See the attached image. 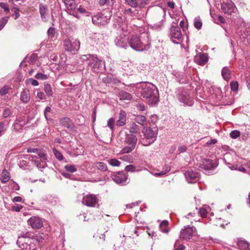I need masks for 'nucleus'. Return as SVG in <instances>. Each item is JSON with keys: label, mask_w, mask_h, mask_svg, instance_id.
Wrapping results in <instances>:
<instances>
[{"label": "nucleus", "mask_w": 250, "mask_h": 250, "mask_svg": "<svg viewBox=\"0 0 250 250\" xmlns=\"http://www.w3.org/2000/svg\"><path fill=\"white\" fill-rule=\"evenodd\" d=\"M136 91L141 96L148 100L151 104H155L158 101L159 92L157 87L150 83L142 82L134 85Z\"/></svg>", "instance_id": "1"}, {"label": "nucleus", "mask_w": 250, "mask_h": 250, "mask_svg": "<svg viewBox=\"0 0 250 250\" xmlns=\"http://www.w3.org/2000/svg\"><path fill=\"white\" fill-rule=\"evenodd\" d=\"M27 152L37 154L38 157L34 155H28L26 157L25 155H21L19 156V158H27L33 162L36 167L41 170L47 166L46 163L47 159L45 151H42L38 148L29 147L27 149Z\"/></svg>", "instance_id": "2"}, {"label": "nucleus", "mask_w": 250, "mask_h": 250, "mask_svg": "<svg viewBox=\"0 0 250 250\" xmlns=\"http://www.w3.org/2000/svg\"><path fill=\"white\" fill-rule=\"evenodd\" d=\"M150 40L147 33H144L140 36L132 35L128 42L129 46L137 51H144L150 48Z\"/></svg>", "instance_id": "3"}, {"label": "nucleus", "mask_w": 250, "mask_h": 250, "mask_svg": "<svg viewBox=\"0 0 250 250\" xmlns=\"http://www.w3.org/2000/svg\"><path fill=\"white\" fill-rule=\"evenodd\" d=\"M85 59L88 61V65L91 67V70L95 72H99L104 70L105 68V65L104 62L99 60L96 55H87L83 56Z\"/></svg>", "instance_id": "4"}, {"label": "nucleus", "mask_w": 250, "mask_h": 250, "mask_svg": "<svg viewBox=\"0 0 250 250\" xmlns=\"http://www.w3.org/2000/svg\"><path fill=\"white\" fill-rule=\"evenodd\" d=\"M142 132L144 138L141 140V143L144 146H148L152 144L156 139L157 129L153 130L150 127H144Z\"/></svg>", "instance_id": "5"}, {"label": "nucleus", "mask_w": 250, "mask_h": 250, "mask_svg": "<svg viewBox=\"0 0 250 250\" xmlns=\"http://www.w3.org/2000/svg\"><path fill=\"white\" fill-rule=\"evenodd\" d=\"M137 142V138L133 134H126L124 140L125 144L127 146L123 148L121 150V153H128L131 152L135 147Z\"/></svg>", "instance_id": "6"}, {"label": "nucleus", "mask_w": 250, "mask_h": 250, "mask_svg": "<svg viewBox=\"0 0 250 250\" xmlns=\"http://www.w3.org/2000/svg\"><path fill=\"white\" fill-rule=\"evenodd\" d=\"M111 17V12L106 10L93 16L92 18V21L96 25H104L108 23Z\"/></svg>", "instance_id": "7"}, {"label": "nucleus", "mask_w": 250, "mask_h": 250, "mask_svg": "<svg viewBox=\"0 0 250 250\" xmlns=\"http://www.w3.org/2000/svg\"><path fill=\"white\" fill-rule=\"evenodd\" d=\"M29 237L27 233H25L24 235L22 237H19L18 240L17 241V244L22 249H25L26 250H36V242L33 243V241L31 239H28L27 241L25 240L23 241V238H26Z\"/></svg>", "instance_id": "8"}, {"label": "nucleus", "mask_w": 250, "mask_h": 250, "mask_svg": "<svg viewBox=\"0 0 250 250\" xmlns=\"http://www.w3.org/2000/svg\"><path fill=\"white\" fill-rule=\"evenodd\" d=\"M169 37L173 43H179L182 41L183 37L180 27L177 25H172L170 29Z\"/></svg>", "instance_id": "9"}, {"label": "nucleus", "mask_w": 250, "mask_h": 250, "mask_svg": "<svg viewBox=\"0 0 250 250\" xmlns=\"http://www.w3.org/2000/svg\"><path fill=\"white\" fill-rule=\"evenodd\" d=\"M128 32L126 30L123 34L118 35L115 40V42L117 46L121 48H126L128 46L129 41L127 36Z\"/></svg>", "instance_id": "10"}, {"label": "nucleus", "mask_w": 250, "mask_h": 250, "mask_svg": "<svg viewBox=\"0 0 250 250\" xmlns=\"http://www.w3.org/2000/svg\"><path fill=\"white\" fill-rule=\"evenodd\" d=\"M64 47L66 51L69 52H73L78 51L80 46V42L77 40L73 41L69 39H65L64 41Z\"/></svg>", "instance_id": "11"}, {"label": "nucleus", "mask_w": 250, "mask_h": 250, "mask_svg": "<svg viewBox=\"0 0 250 250\" xmlns=\"http://www.w3.org/2000/svg\"><path fill=\"white\" fill-rule=\"evenodd\" d=\"M195 233H196V229L195 227H185V228L180 231V237L183 240H188L190 239L193 234Z\"/></svg>", "instance_id": "12"}, {"label": "nucleus", "mask_w": 250, "mask_h": 250, "mask_svg": "<svg viewBox=\"0 0 250 250\" xmlns=\"http://www.w3.org/2000/svg\"><path fill=\"white\" fill-rule=\"evenodd\" d=\"M178 100L185 105L192 106L194 104V101L189 93L187 91H182L178 96Z\"/></svg>", "instance_id": "13"}, {"label": "nucleus", "mask_w": 250, "mask_h": 250, "mask_svg": "<svg viewBox=\"0 0 250 250\" xmlns=\"http://www.w3.org/2000/svg\"><path fill=\"white\" fill-rule=\"evenodd\" d=\"M221 8L225 13L228 14H231L236 10V6L230 0H224L222 3Z\"/></svg>", "instance_id": "14"}, {"label": "nucleus", "mask_w": 250, "mask_h": 250, "mask_svg": "<svg viewBox=\"0 0 250 250\" xmlns=\"http://www.w3.org/2000/svg\"><path fill=\"white\" fill-rule=\"evenodd\" d=\"M82 203L88 207H94L98 203V199L94 194H87L83 197Z\"/></svg>", "instance_id": "15"}, {"label": "nucleus", "mask_w": 250, "mask_h": 250, "mask_svg": "<svg viewBox=\"0 0 250 250\" xmlns=\"http://www.w3.org/2000/svg\"><path fill=\"white\" fill-rule=\"evenodd\" d=\"M199 166L206 171L213 170L216 167V166L213 164L211 160L206 158L202 159L200 161Z\"/></svg>", "instance_id": "16"}, {"label": "nucleus", "mask_w": 250, "mask_h": 250, "mask_svg": "<svg viewBox=\"0 0 250 250\" xmlns=\"http://www.w3.org/2000/svg\"><path fill=\"white\" fill-rule=\"evenodd\" d=\"M112 179L118 184L124 185L126 183L127 177L123 172H117L113 175Z\"/></svg>", "instance_id": "17"}, {"label": "nucleus", "mask_w": 250, "mask_h": 250, "mask_svg": "<svg viewBox=\"0 0 250 250\" xmlns=\"http://www.w3.org/2000/svg\"><path fill=\"white\" fill-rule=\"evenodd\" d=\"M184 175L187 181L189 183H195L198 180L199 173L192 170L186 171Z\"/></svg>", "instance_id": "18"}, {"label": "nucleus", "mask_w": 250, "mask_h": 250, "mask_svg": "<svg viewBox=\"0 0 250 250\" xmlns=\"http://www.w3.org/2000/svg\"><path fill=\"white\" fill-rule=\"evenodd\" d=\"M27 222L33 229H40L43 225L41 218L38 217H31L28 220Z\"/></svg>", "instance_id": "19"}, {"label": "nucleus", "mask_w": 250, "mask_h": 250, "mask_svg": "<svg viewBox=\"0 0 250 250\" xmlns=\"http://www.w3.org/2000/svg\"><path fill=\"white\" fill-rule=\"evenodd\" d=\"M39 11L42 21L44 22L47 21L49 18L47 6L42 3L40 4Z\"/></svg>", "instance_id": "20"}, {"label": "nucleus", "mask_w": 250, "mask_h": 250, "mask_svg": "<svg viewBox=\"0 0 250 250\" xmlns=\"http://www.w3.org/2000/svg\"><path fill=\"white\" fill-rule=\"evenodd\" d=\"M194 61L200 65H204L208 61V56L206 53H199L195 56Z\"/></svg>", "instance_id": "21"}, {"label": "nucleus", "mask_w": 250, "mask_h": 250, "mask_svg": "<svg viewBox=\"0 0 250 250\" xmlns=\"http://www.w3.org/2000/svg\"><path fill=\"white\" fill-rule=\"evenodd\" d=\"M60 123L62 127L70 130H72L74 128L72 120L68 117H63L61 118L60 120Z\"/></svg>", "instance_id": "22"}, {"label": "nucleus", "mask_w": 250, "mask_h": 250, "mask_svg": "<svg viewBox=\"0 0 250 250\" xmlns=\"http://www.w3.org/2000/svg\"><path fill=\"white\" fill-rule=\"evenodd\" d=\"M30 99V95L28 89H23L21 92L20 100L24 104L27 103Z\"/></svg>", "instance_id": "23"}, {"label": "nucleus", "mask_w": 250, "mask_h": 250, "mask_svg": "<svg viewBox=\"0 0 250 250\" xmlns=\"http://www.w3.org/2000/svg\"><path fill=\"white\" fill-rule=\"evenodd\" d=\"M237 246L241 250H250V244L242 239H239L238 240Z\"/></svg>", "instance_id": "24"}, {"label": "nucleus", "mask_w": 250, "mask_h": 250, "mask_svg": "<svg viewBox=\"0 0 250 250\" xmlns=\"http://www.w3.org/2000/svg\"><path fill=\"white\" fill-rule=\"evenodd\" d=\"M126 122V113L124 110H121L120 114L119 119L117 121V125L118 126H122L124 125Z\"/></svg>", "instance_id": "25"}, {"label": "nucleus", "mask_w": 250, "mask_h": 250, "mask_svg": "<svg viewBox=\"0 0 250 250\" xmlns=\"http://www.w3.org/2000/svg\"><path fill=\"white\" fill-rule=\"evenodd\" d=\"M63 2L68 12L73 11L76 8V3L74 0H64Z\"/></svg>", "instance_id": "26"}, {"label": "nucleus", "mask_w": 250, "mask_h": 250, "mask_svg": "<svg viewBox=\"0 0 250 250\" xmlns=\"http://www.w3.org/2000/svg\"><path fill=\"white\" fill-rule=\"evenodd\" d=\"M140 127L134 122H131L129 124V130L130 134H136L140 131Z\"/></svg>", "instance_id": "27"}, {"label": "nucleus", "mask_w": 250, "mask_h": 250, "mask_svg": "<svg viewBox=\"0 0 250 250\" xmlns=\"http://www.w3.org/2000/svg\"><path fill=\"white\" fill-rule=\"evenodd\" d=\"M231 72L227 67H224L222 70V75L226 81H229L231 77Z\"/></svg>", "instance_id": "28"}, {"label": "nucleus", "mask_w": 250, "mask_h": 250, "mask_svg": "<svg viewBox=\"0 0 250 250\" xmlns=\"http://www.w3.org/2000/svg\"><path fill=\"white\" fill-rule=\"evenodd\" d=\"M146 119L145 116L142 115H138L135 116L134 119V122L142 126L145 125V123L146 122Z\"/></svg>", "instance_id": "29"}, {"label": "nucleus", "mask_w": 250, "mask_h": 250, "mask_svg": "<svg viewBox=\"0 0 250 250\" xmlns=\"http://www.w3.org/2000/svg\"><path fill=\"white\" fill-rule=\"evenodd\" d=\"M119 97L121 100H130L132 99L131 95L124 91H121L119 92Z\"/></svg>", "instance_id": "30"}, {"label": "nucleus", "mask_w": 250, "mask_h": 250, "mask_svg": "<svg viewBox=\"0 0 250 250\" xmlns=\"http://www.w3.org/2000/svg\"><path fill=\"white\" fill-rule=\"evenodd\" d=\"M1 181L3 183L7 182L10 179L9 173L6 170H2L0 177Z\"/></svg>", "instance_id": "31"}, {"label": "nucleus", "mask_w": 250, "mask_h": 250, "mask_svg": "<svg viewBox=\"0 0 250 250\" xmlns=\"http://www.w3.org/2000/svg\"><path fill=\"white\" fill-rule=\"evenodd\" d=\"M168 225V222L167 220L163 221L160 224V229L162 232L164 233H168L169 231L167 227Z\"/></svg>", "instance_id": "32"}, {"label": "nucleus", "mask_w": 250, "mask_h": 250, "mask_svg": "<svg viewBox=\"0 0 250 250\" xmlns=\"http://www.w3.org/2000/svg\"><path fill=\"white\" fill-rule=\"evenodd\" d=\"M170 170V167L168 165H165L163 167V170L160 172L155 173V175L161 176L166 175Z\"/></svg>", "instance_id": "33"}, {"label": "nucleus", "mask_w": 250, "mask_h": 250, "mask_svg": "<svg viewBox=\"0 0 250 250\" xmlns=\"http://www.w3.org/2000/svg\"><path fill=\"white\" fill-rule=\"evenodd\" d=\"M47 33L49 39L53 40L56 38V29L54 27H49Z\"/></svg>", "instance_id": "34"}, {"label": "nucleus", "mask_w": 250, "mask_h": 250, "mask_svg": "<svg viewBox=\"0 0 250 250\" xmlns=\"http://www.w3.org/2000/svg\"><path fill=\"white\" fill-rule=\"evenodd\" d=\"M94 165L95 167L101 171H104L107 169L106 165L103 162H97Z\"/></svg>", "instance_id": "35"}, {"label": "nucleus", "mask_w": 250, "mask_h": 250, "mask_svg": "<svg viewBox=\"0 0 250 250\" xmlns=\"http://www.w3.org/2000/svg\"><path fill=\"white\" fill-rule=\"evenodd\" d=\"M194 26L197 29H200L202 26V22L199 17H196L194 20Z\"/></svg>", "instance_id": "36"}, {"label": "nucleus", "mask_w": 250, "mask_h": 250, "mask_svg": "<svg viewBox=\"0 0 250 250\" xmlns=\"http://www.w3.org/2000/svg\"><path fill=\"white\" fill-rule=\"evenodd\" d=\"M125 1L126 4L133 8L139 6V2L137 0H125Z\"/></svg>", "instance_id": "37"}, {"label": "nucleus", "mask_w": 250, "mask_h": 250, "mask_svg": "<svg viewBox=\"0 0 250 250\" xmlns=\"http://www.w3.org/2000/svg\"><path fill=\"white\" fill-rule=\"evenodd\" d=\"M44 90L48 96L52 95L53 91L50 84H45L44 86Z\"/></svg>", "instance_id": "38"}, {"label": "nucleus", "mask_w": 250, "mask_h": 250, "mask_svg": "<svg viewBox=\"0 0 250 250\" xmlns=\"http://www.w3.org/2000/svg\"><path fill=\"white\" fill-rule=\"evenodd\" d=\"M64 168L67 171L71 173H74L77 170V167L75 165H67L64 166Z\"/></svg>", "instance_id": "39"}, {"label": "nucleus", "mask_w": 250, "mask_h": 250, "mask_svg": "<svg viewBox=\"0 0 250 250\" xmlns=\"http://www.w3.org/2000/svg\"><path fill=\"white\" fill-rule=\"evenodd\" d=\"M185 247L180 244L179 240H176L174 244V250H185Z\"/></svg>", "instance_id": "40"}, {"label": "nucleus", "mask_w": 250, "mask_h": 250, "mask_svg": "<svg viewBox=\"0 0 250 250\" xmlns=\"http://www.w3.org/2000/svg\"><path fill=\"white\" fill-rule=\"evenodd\" d=\"M108 163L113 167H119L121 165V162L116 159H111L109 160Z\"/></svg>", "instance_id": "41"}, {"label": "nucleus", "mask_w": 250, "mask_h": 250, "mask_svg": "<svg viewBox=\"0 0 250 250\" xmlns=\"http://www.w3.org/2000/svg\"><path fill=\"white\" fill-rule=\"evenodd\" d=\"M9 90V87L8 85H4L0 89V95L1 96H3L6 95L8 93Z\"/></svg>", "instance_id": "42"}, {"label": "nucleus", "mask_w": 250, "mask_h": 250, "mask_svg": "<svg viewBox=\"0 0 250 250\" xmlns=\"http://www.w3.org/2000/svg\"><path fill=\"white\" fill-rule=\"evenodd\" d=\"M53 153H54V155H55V156L57 159H58L59 160H60V161H61L63 159V156L60 152H59L56 149H55L54 148H53Z\"/></svg>", "instance_id": "43"}, {"label": "nucleus", "mask_w": 250, "mask_h": 250, "mask_svg": "<svg viewBox=\"0 0 250 250\" xmlns=\"http://www.w3.org/2000/svg\"><path fill=\"white\" fill-rule=\"evenodd\" d=\"M7 21V17H3L0 20V31L4 27Z\"/></svg>", "instance_id": "44"}, {"label": "nucleus", "mask_w": 250, "mask_h": 250, "mask_svg": "<svg viewBox=\"0 0 250 250\" xmlns=\"http://www.w3.org/2000/svg\"><path fill=\"white\" fill-rule=\"evenodd\" d=\"M31 240L33 241V243H40L42 242L43 238L40 235H36L31 237Z\"/></svg>", "instance_id": "45"}, {"label": "nucleus", "mask_w": 250, "mask_h": 250, "mask_svg": "<svg viewBox=\"0 0 250 250\" xmlns=\"http://www.w3.org/2000/svg\"><path fill=\"white\" fill-rule=\"evenodd\" d=\"M240 135V132L237 130L232 131L230 133V136L233 139H236Z\"/></svg>", "instance_id": "46"}, {"label": "nucleus", "mask_w": 250, "mask_h": 250, "mask_svg": "<svg viewBox=\"0 0 250 250\" xmlns=\"http://www.w3.org/2000/svg\"><path fill=\"white\" fill-rule=\"evenodd\" d=\"M197 212L199 213L200 216L203 218L206 217L208 213L206 208L204 207L201 208L199 210L197 211Z\"/></svg>", "instance_id": "47"}, {"label": "nucleus", "mask_w": 250, "mask_h": 250, "mask_svg": "<svg viewBox=\"0 0 250 250\" xmlns=\"http://www.w3.org/2000/svg\"><path fill=\"white\" fill-rule=\"evenodd\" d=\"M231 90L236 91L238 88V83L236 81H233L230 83Z\"/></svg>", "instance_id": "48"}, {"label": "nucleus", "mask_w": 250, "mask_h": 250, "mask_svg": "<svg viewBox=\"0 0 250 250\" xmlns=\"http://www.w3.org/2000/svg\"><path fill=\"white\" fill-rule=\"evenodd\" d=\"M136 10L132 11L131 8H127L125 10L124 13L130 17H133L135 15V12Z\"/></svg>", "instance_id": "49"}, {"label": "nucleus", "mask_w": 250, "mask_h": 250, "mask_svg": "<svg viewBox=\"0 0 250 250\" xmlns=\"http://www.w3.org/2000/svg\"><path fill=\"white\" fill-rule=\"evenodd\" d=\"M125 170L127 172H135L136 171V167L132 165H129L125 167Z\"/></svg>", "instance_id": "50"}, {"label": "nucleus", "mask_w": 250, "mask_h": 250, "mask_svg": "<svg viewBox=\"0 0 250 250\" xmlns=\"http://www.w3.org/2000/svg\"><path fill=\"white\" fill-rule=\"evenodd\" d=\"M35 78L37 79L44 80H46L48 78V77L46 75L42 74L41 73H38L35 75Z\"/></svg>", "instance_id": "51"}, {"label": "nucleus", "mask_w": 250, "mask_h": 250, "mask_svg": "<svg viewBox=\"0 0 250 250\" xmlns=\"http://www.w3.org/2000/svg\"><path fill=\"white\" fill-rule=\"evenodd\" d=\"M107 126L111 130H113L114 127V120L111 118L107 121Z\"/></svg>", "instance_id": "52"}, {"label": "nucleus", "mask_w": 250, "mask_h": 250, "mask_svg": "<svg viewBox=\"0 0 250 250\" xmlns=\"http://www.w3.org/2000/svg\"><path fill=\"white\" fill-rule=\"evenodd\" d=\"M121 159L123 161L128 162H132L133 160L132 157L130 155H125Z\"/></svg>", "instance_id": "53"}, {"label": "nucleus", "mask_w": 250, "mask_h": 250, "mask_svg": "<svg viewBox=\"0 0 250 250\" xmlns=\"http://www.w3.org/2000/svg\"><path fill=\"white\" fill-rule=\"evenodd\" d=\"M0 7L6 12H8L9 11L8 5L5 2H0Z\"/></svg>", "instance_id": "54"}, {"label": "nucleus", "mask_w": 250, "mask_h": 250, "mask_svg": "<svg viewBox=\"0 0 250 250\" xmlns=\"http://www.w3.org/2000/svg\"><path fill=\"white\" fill-rule=\"evenodd\" d=\"M51 111V109L49 106L46 107L45 109V111L44 112V115L47 120H49L50 119L48 117V113H50Z\"/></svg>", "instance_id": "55"}, {"label": "nucleus", "mask_w": 250, "mask_h": 250, "mask_svg": "<svg viewBox=\"0 0 250 250\" xmlns=\"http://www.w3.org/2000/svg\"><path fill=\"white\" fill-rule=\"evenodd\" d=\"M137 110L139 111H143L145 110V106L143 104H136Z\"/></svg>", "instance_id": "56"}, {"label": "nucleus", "mask_w": 250, "mask_h": 250, "mask_svg": "<svg viewBox=\"0 0 250 250\" xmlns=\"http://www.w3.org/2000/svg\"><path fill=\"white\" fill-rule=\"evenodd\" d=\"M37 97L41 100H44L45 99V95L42 91H38L37 94Z\"/></svg>", "instance_id": "57"}, {"label": "nucleus", "mask_w": 250, "mask_h": 250, "mask_svg": "<svg viewBox=\"0 0 250 250\" xmlns=\"http://www.w3.org/2000/svg\"><path fill=\"white\" fill-rule=\"evenodd\" d=\"M103 81L105 83H109L112 82V78L109 76H105L103 78Z\"/></svg>", "instance_id": "58"}, {"label": "nucleus", "mask_w": 250, "mask_h": 250, "mask_svg": "<svg viewBox=\"0 0 250 250\" xmlns=\"http://www.w3.org/2000/svg\"><path fill=\"white\" fill-rule=\"evenodd\" d=\"M149 0H138L139 6L140 7H144L148 2Z\"/></svg>", "instance_id": "59"}, {"label": "nucleus", "mask_w": 250, "mask_h": 250, "mask_svg": "<svg viewBox=\"0 0 250 250\" xmlns=\"http://www.w3.org/2000/svg\"><path fill=\"white\" fill-rule=\"evenodd\" d=\"M112 0H100L99 3L101 5L104 4L109 5L111 2Z\"/></svg>", "instance_id": "60"}, {"label": "nucleus", "mask_w": 250, "mask_h": 250, "mask_svg": "<svg viewBox=\"0 0 250 250\" xmlns=\"http://www.w3.org/2000/svg\"><path fill=\"white\" fill-rule=\"evenodd\" d=\"M23 208V206H21V205H17V206H13L12 207V210L13 211H15L16 212H19L20 211L21 209H22Z\"/></svg>", "instance_id": "61"}, {"label": "nucleus", "mask_w": 250, "mask_h": 250, "mask_svg": "<svg viewBox=\"0 0 250 250\" xmlns=\"http://www.w3.org/2000/svg\"><path fill=\"white\" fill-rule=\"evenodd\" d=\"M4 124L3 122H0V137L2 135L4 131Z\"/></svg>", "instance_id": "62"}, {"label": "nucleus", "mask_w": 250, "mask_h": 250, "mask_svg": "<svg viewBox=\"0 0 250 250\" xmlns=\"http://www.w3.org/2000/svg\"><path fill=\"white\" fill-rule=\"evenodd\" d=\"M12 200L14 203L21 202H22V198L21 196H16L14 197Z\"/></svg>", "instance_id": "63"}, {"label": "nucleus", "mask_w": 250, "mask_h": 250, "mask_svg": "<svg viewBox=\"0 0 250 250\" xmlns=\"http://www.w3.org/2000/svg\"><path fill=\"white\" fill-rule=\"evenodd\" d=\"M187 149V147L184 145L178 147V150L180 153L186 152Z\"/></svg>", "instance_id": "64"}]
</instances>
